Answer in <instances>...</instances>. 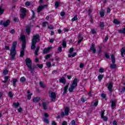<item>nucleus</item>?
<instances>
[{
    "mask_svg": "<svg viewBox=\"0 0 125 125\" xmlns=\"http://www.w3.org/2000/svg\"><path fill=\"white\" fill-rule=\"evenodd\" d=\"M8 95H9V97H10L11 98H12V97H13V95L12 94V92H9Z\"/></svg>",
    "mask_w": 125,
    "mask_h": 125,
    "instance_id": "4d7b16f0",
    "label": "nucleus"
},
{
    "mask_svg": "<svg viewBox=\"0 0 125 125\" xmlns=\"http://www.w3.org/2000/svg\"><path fill=\"white\" fill-rule=\"evenodd\" d=\"M90 50H92L93 53L95 54L96 53V49H95V44L93 43H92L91 46L90 48Z\"/></svg>",
    "mask_w": 125,
    "mask_h": 125,
    "instance_id": "1a4fd4ad",
    "label": "nucleus"
},
{
    "mask_svg": "<svg viewBox=\"0 0 125 125\" xmlns=\"http://www.w3.org/2000/svg\"><path fill=\"white\" fill-rule=\"evenodd\" d=\"M78 20V15H75V16L71 19L72 22H74V21H77Z\"/></svg>",
    "mask_w": 125,
    "mask_h": 125,
    "instance_id": "393cba45",
    "label": "nucleus"
},
{
    "mask_svg": "<svg viewBox=\"0 0 125 125\" xmlns=\"http://www.w3.org/2000/svg\"><path fill=\"white\" fill-rule=\"evenodd\" d=\"M107 88L110 92H112L113 91V82H110L108 83Z\"/></svg>",
    "mask_w": 125,
    "mask_h": 125,
    "instance_id": "0eeeda50",
    "label": "nucleus"
},
{
    "mask_svg": "<svg viewBox=\"0 0 125 125\" xmlns=\"http://www.w3.org/2000/svg\"><path fill=\"white\" fill-rule=\"evenodd\" d=\"M26 47V42H22V50H25V48Z\"/></svg>",
    "mask_w": 125,
    "mask_h": 125,
    "instance_id": "cd10ccee",
    "label": "nucleus"
},
{
    "mask_svg": "<svg viewBox=\"0 0 125 125\" xmlns=\"http://www.w3.org/2000/svg\"><path fill=\"white\" fill-rule=\"evenodd\" d=\"M70 111V108L69 107H66L64 109V113L65 116H68L69 115V111Z\"/></svg>",
    "mask_w": 125,
    "mask_h": 125,
    "instance_id": "4468645a",
    "label": "nucleus"
},
{
    "mask_svg": "<svg viewBox=\"0 0 125 125\" xmlns=\"http://www.w3.org/2000/svg\"><path fill=\"white\" fill-rule=\"evenodd\" d=\"M110 68L111 69H117V64H112L110 65Z\"/></svg>",
    "mask_w": 125,
    "mask_h": 125,
    "instance_id": "b1692460",
    "label": "nucleus"
},
{
    "mask_svg": "<svg viewBox=\"0 0 125 125\" xmlns=\"http://www.w3.org/2000/svg\"><path fill=\"white\" fill-rule=\"evenodd\" d=\"M60 14H61V16L63 17V16H65V12L62 11V12H61Z\"/></svg>",
    "mask_w": 125,
    "mask_h": 125,
    "instance_id": "13d9d810",
    "label": "nucleus"
},
{
    "mask_svg": "<svg viewBox=\"0 0 125 125\" xmlns=\"http://www.w3.org/2000/svg\"><path fill=\"white\" fill-rule=\"evenodd\" d=\"M25 55V50H22L21 51L20 57H23Z\"/></svg>",
    "mask_w": 125,
    "mask_h": 125,
    "instance_id": "4be33fe9",
    "label": "nucleus"
},
{
    "mask_svg": "<svg viewBox=\"0 0 125 125\" xmlns=\"http://www.w3.org/2000/svg\"><path fill=\"white\" fill-rule=\"evenodd\" d=\"M50 57H51V55L50 54H47L46 55L45 58V59L46 60H47V59H48V58H50Z\"/></svg>",
    "mask_w": 125,
    "mask_h": 125,
    "instance_id": "58836bf2",
    "label": "nucleus"
},
{
    "mask_svg": "<svg viewBox=\"0 0 125 125\" xmlns=\"http://www.w3.org/2000/svg\"><path fill=\"white\" fill-rule=\"evenodd\" d=\"M21 11L22 14H26V13L27 12V11L26 10V9L24 8H21Z\"/></svg>",
    "mask_w": 125,
    "mask_h": 125,
    "instance_id": "c85d7f7f",
    "label": "nucleus"
},
{
    "mask_svg": "<svg viewBox=\"0 0 125 125\" xmlns=\"http://www.w3.org/2000/svg\"><path fill=\"white\" fill-rule=\"evenodd\" d=\"M9 33L10 34H12V35L15 34V30L14 29H12L11 31H9Z\"/></svg>",
    "mask_w": 125,
    "mask_h": 125,
    "instance_id": "09e8293b",
    "label": "nucleus"
},
{
    "mask_svg": "<svg viewBox=\"0 0 125 125\" xmlns=\"http://www.w3.org/2000/svg\"><path fill=\"white\" fill-rule=\"evenodd\" d=\"M55 6L56 8H57V7H58V6H59V2H58V1L56 2L55 3Z\"/></svg>",
    "mask_w": 125,
    "mask_h": 125,
    "instance_id": "603ef678",
    "label": "nucleus"
},
{
    "mask_svg": "<svg viewBox=\"0 0 125 125\" xmlns=\"http://www.w3.org/2000/svg\"><path fill=\"white\" fill-rule=\"evenodd\" d=\"M37 66L40 69H42V67H43V64H37Z\"/></svg>",
    "mask_w": 125,
    "mask_h": 125,
    "instance_id": "37998d69",
    "label": "nucleus"
},
{
    "mask_svg": "<svg viewBox=\"0 0 125 125\" xmlns=\"http://www.w3.org/2000/svg\"><path fill=\"white\" fill-rule=\"evenodd\" d=\"M99 26L101 27V29L102 30H103L104 29V27H105V25L104 24V22H100V23H99Z\"/></svg>",
    "mask_w": 125,
    "mask_h": 125,
    "instance_id": "aec40b11",
    "label": "nucleus"
},
{
    "mask_svg": "<svg viewBox=\"0 0 125 125\" xmlns=\"http://www.w3.org/2000/svg\"><path fill=\"white\" fill-rule=\"evenodd\" d=\"M103 77H104V75H100L98 76V79L99 82H101V81H102V79H103Z\"/></svg>",
    "mask_w": 125,
    "mask_h": 125,
    "instance_id": "c756f323",
    "label": "nucleus"
},
{
    "mask_svg": "<svg viewBox=\"0 0 125 125\" xmlns=\"http://www.w3.org/2000/svg\"><path fill=\"white\" fill-rule=\"evenodd\" d=\"M62 125H67V122L66 121L62 122Z\"/></svg>",
    "mask_w": 125,
    "mask_h": 125,
    "instance_id": "774afa93",
    "label": "nucleus"
},
{
    "mask_svg": "<svg viewBox=\"0 0 125 125\" xmlns=\"http://www.w3.org/2000/svg\"><path fill=\"white\" fill-rule=\"evenodd\" d=\"M53 42H54V38L50 39L49 42H50L51 43H53Z\"/></svg>",
    "mask_w": 125,
    "mask_h": 125,
    "instance_id": "0e129e2a",
    "label": "nucleus"
},
{
    "mask_svg": "<svg viewBox=\"0 0 125 125\" xmlns=\"http://www.w3.org/2000/svg\"><path fill=\"white\" fill-rule=\"evenodd\" d=\"M46 66L47 68H50V67H51V62H46Z\"/></svg>",
    "mask_w": 125,
    "mask_h": 125,
    "instance_id": "4c0bfd02",
    "label": "nucleus"
},
{
    "mask_svg": "<svg viewBox=\"0 0 125 125\" xmlns=\"http://www.w3.org/2000/svg\"><path fill=\"white\" fill-rule=\"evenodd\" d=\"M42 106L44 110H46V109H47V106H46V104L45 103H42Z\"/></svg>",
    "mask_w": 125,
    "mask_h": 125,
    "instance_id": "72a5a7b5",
    "label": "nucleus"
},
{
    "mask_svg": "<svg viewBox=\"0 0 125 125\" xmlns=\"http://www.w3.org/2000/svg\"><path fill=\"white\" fill-rule=\"evenodd\" d=\"M25 64H26V66L28 67V68H29L31 73L33 74L36 67L35 66V67H32V60H31V59H30L29 58L26 59Z\"/></svg>",
    "mask_w": 125,
    "mask_h": 125,
    "instance_id": "f03ea898",
    "label": "nucleus"
},
{
    "mask_svg": "<svg viewBox=\"0 0 125 125\" xmlns=\"http://www.w3.org/2000/svg\"><path fill=\"white\" fill-rule=\"evenodd\" d=\"M125 87H123L121 91V93H124V92H125Z\"/></svg>",
    "mask_w": 125,
    "mask_h": 125,
    "instance_id": "69168bd1",
    "label": "nucleus"
},
{
    "mask_svg": "<svg viewBox=\"0 0 125 125\" xmlns=\"http://www.w3.org/2000/svg\"><path fill=\"white\" fill-rule=\"evenodd\" d=\"M36 44H37V43L36 42H34L32 41L31 42V49L32 50H34L36 49Z\"/></svg>",
    "mask_w": 125,
    "mask_h": 125,
    "instance_id": "9d476101",
    "label": "nucleus"
},
{
    "mask_svg": "<svg viewBox=\"0 0 125 125\" xmlns=\"http://www.w3.org/2000/svg\"><path fill=\"white\" fill-rule=\"evenodd\" d=\"M68 87H69V84L64 86L63 94L67 93V89H68Z\"/></svg>",
    "mask_w": 125,
    "mask_h": 125,
    "instance_id": "6ab92c4d",
    "label": "nucleus"
},
{
    "mask_svg": "<svg viewBox=\"0 0 125 125\" xmlns=\"http://www.w3.org/2000/svg\"><path fill=\"white\" fill-rule=\"evenodd\" d=\"M111 62L113 64H115L116 63V59H115V55H111Z\"/></svg>",
    "mask_w": 125,
    "mask_h": 125,
    "instance_id": "f3484780",
    "label": "nucleus"
},
{
    "mask_svg": "<svg viewBox=\"0 0 125 125\" xmlns=\"http://www.w3.org/2000/svg\"><path fill=\"white\" fill-rule=\"evenodd\" d=\"M41 100V97H37L33 98V101L34 103H38L39 101H40Z\"/></svg>",
    "mask_w": 125,
    "mask_h": 125,
    "instance_id": "ddd939ff",
    "label": "nucleus"
},
{
    "mask_svg": "<svg viewBox=\"0 0 125 125\" xmlns=\"http://www.w3.org/2000/svg\"><path fill=\"white\" fill-rule=\"evenodd\" d=\"M21 40L22 41V42H26L25 40H26V37H25L24 36H22L21 37Z\"/></svg>",
    "mask_w": 125,
    "mask_h": 125,
    "instance_id": "e433bc0d",
    "label": "nucleus"
},
{
    "mask_svg": "<svg viewBox=\"0 0 125 125\" xmlns=\"http://www.w3.org/2000/svg\"><path fill=\"white\" fill-rule=\"evenodd\" d=\"M113 23L114 24H116V25H119V24H120L121 22H120V21H118V20L115 19L113 21Z\"/></svg>",
    "mask_w": 125,
    "mask_h": 125,
    "instance_id": "a878e982",
    "label": "nucleus"
},
{
    "mask_svg": "<svg viewBox=\"0 0 125 125\" xmlns=\"http://www.w3.org/2000/svg\"><path fill=\"white\" fill-rule=\"evenodd\" d=\"M26 17V14H20V18L21 19H24Z\"/></svg>",
    "mask_w": 125,
    "mask_h": 125,
    "instance_id": "473e14b6",
    "label": "nucleus"
},
{
    "mask_svg": "<svg viewBox=\"0 0 125 125\" xmlns=\"http://www.w3.org/2000/svg\"><path fill=\"white\" fill-rule=\"evenodd\" d=\"M51 49V47H48L47 48H44L43 50V54H46L48 53V51Z\"/></svg>",
    "mask_w": 125,
    "mask_h": 125,
    "instance_id": "9b49d317",
    "label": "nucleus"
},
{
    "mask_svg": "<svg viewBox=\"0 0 125 125\" xmlns=\"http://www.w3.org/2000/svg\"><path fill=\"white\" fill-rule=\"evenodd\" d=\"M34 26L29 24L26 26V28L25 29V31L27 34V35H30V33H31V28L33 27Z\"/></svg>",
    "mask_w": 125,
    "mask_h": 125,
    "instance_id": "423d86ee",
    "label": "nucleus"
},
{
    "mask_svg": "<svg viewBox=\"0 0 125 125\" xmlns=\"http://www.w3.org/2000/svg\"><path fill=\"white\" fill-rule=\"evenodd\" d=\"M44 123H45L46 124H49V120L47 119H45L43 120Z\"/></svg>",
    "mask_w": 125,
    "mask_h": 125,
    "instance_id": "8fccbe9b",
    "label": "nucleus"
},
{
    "mask_svg": "<svg viewBox=\"0 0 125 125\" xmlns=\"http://www.w3.org/2000/svg\"><path fill=\"white\" fill-rule=\"evenodd\" d=\"M3 12H4V9H2L1 6H0V15H2Z\"/></svg>",
    "mask_w": 125,
    "mask_h": 125,
    "instance_id": "bb28decb",
    "label": "nucleus"
},
{
    "mask_svg": "<svg viewBox=\"0 0 125 125\" xmlns=\"http://www.w3.org/2000/svg\"><path fill=\"white\" fill-rule=\"evenodd\" d=\"M97 105H98V101H95L94 103V106H95V107H97Z\"/></svg>",
    "mask_w": 125,
    "mask_h": 125,
    "instance_id": "6e6d98bb",
    "label": "nucleus"
},
{
    "mask_svg": "<svg viewBox=\"0 0 125 125\" xmlns=\"http://www.w3.org/2000/svg\"><path fill=\"white\" fill-rule=\"evenodd\" d=\"M10 23V21L9 20H7L6 21H0V25H3V27H7Z\"/></svg>",
    "mask_w": 125,
    "mask_h": 125,
    "instance_id": "39448f33",
    "label": "nucleus"
},
{
    "mask_svg": "<svg viewBox=\"0 0 125 125\" xmlns=\"http://www.w3.org/2000/svg\"><path fill=\"white\" fill-rule=\"evenodd\" d=\"M51 101H55L56 99V94L55 92H52L50 95Z\"/></svg>",
    "mask_w": 125,
    "mask_h": 125,
    "instance_id": "6e6552de",
    "label": "nucleus"
},
{
    "mask_svg": "<svg viewBox=\"0 0 125 125\" xmlns=\"http://www.w3.org/2000/svg\"><path fill=\"white\" fill-rule=\"evenodd\" d=\"M14 22L18 23V22H19V19H18V18H14Z\"/></svg>",
    "mask_w": 125,
    "mask_h": 125,
    "instance_id": "c03bdc74",
    "label": "nucleus"
},
{
    "mask_svg": "<svg viewBox=\"0 0 125 125\" xmlns=\"http://www.w3.org/2000/svg\"><path fill=\"white\" fill-rule=\"evenodd\" d=\"M40 85L41 87H42V88H44V87H45V85L43 84V83L42 82H40Z\"/></svg>",
    "mask_w": 125,
    "mask_h": 125,
    "instance_id": "2f4dec72",
    "label": "nucleus"
},
{
    "mask_svg": "<svg viewBox=\"0 0 125 125\" xmlns=\"http://www.w3.org/2000/svg\"><path fill=\"white\" fill-rule=\"evenodd\" d=\"M104 56L105 58H107V59H109V58H110V56H109V55H108L107 53H105L104 54Z\"/></svg>",
    "mask_w": 125,
    "mask_h": 125,
    "instance_id": "de8ad7c7",
    "label": "nucleus"
},
{
    "mask_svg": "<svg viewBox=\"0 0 125 125\" xmlns=\"http://www.w3.org/2000/svg\"><path fill=\"white\" fill-rule=\"evenodd\" d=\"M102 119H103V120L104 121V122H106V121H108V118L106 116H104L102 117Z\"/></svg>",
    "mask_w": 125,
    "mask_h": 125,
    "instance_id": "49530a36",
    "label": "nucleus"
},
{
    "mask_svg": "<svg viewBox=\"0 0 125 125\" xmlns=\"http://www.w3.org/2000/svg\"><path fill=\"white\" fill-rule=\"evenodd\" d=\"M100 14L101 15V17H104V15H105V12H104V11H102L100 12Z\"/></svg>",
    "mask_w": 125,
    "mask_h": 125,
    "instance_id": "f704fd0d",
    "label": "nucleus"
},
{
    "mask_svg": "<svg viewBox=\"0 0 125 125\" xmlns=\"http://www.w3.org/2000/svg\"><path fill=\"white\" fill-rule=\"evenodd\" d=\"M31 92L30 91H27V99L28 100H30L31 98V95H33V93H30Z\"/></svg>",
    "mask_w": 125,
    "mask_h": 125,
    "instance_id": "a211bd4d",
    "label": "nucleus"
},
{
    "mask_svg": "<svg viewBox=\"0 0 125 125\" xmlns=\"http://www.w3.org/2000/svg\"><path fill=\"white\" fill-rule=\"evenodd\" d=\"M78 85V79L75 78L74 79L72 83L70 85V87L68 89L69 92H74V89L77 87Z\"/></svg>",
    "mask_w": 125,
    "mask_h": 125,
    "instance_id": "7ed1b4c3",
    "label": "nucleus"
},
{
    "mask_svg": "<svg viewBox=\"0 0 125 125\" xmlns=\"http://www.w3.org/2000/svg\"><path fill=\"white\" fill-rule=\"evenodd\" d=\"M26 6H30L31 5V3L29 1H26L25 3Z\"/></svg>",
    "mask_w": 125,
    "mask_h": 125,
    "instance_id": "79ce46f5",
    "label": "nucleus"
},
{
    "mask_svg": "<svg viewBox=\"0 0 125 125\" xmlns=\"http://www.w3.org/2000/svg\"><path fill=\"white\" fill-rule=\"evenodd\" d=\"M48 28L50 30H53V29H54V27H53V26H52V25H49L48 26Z\"/></svg>",
    "mask_w": 125,
    "mask_h": 125,
    "instance_id": "3c124183",
    "label": "nucleus"
},
{
    "mask_svg": "<svg viewBox=\"0 0 125 125\" xmlns=\"http://www.w3.org/2000/svg\"><path fill=\"white\" fill-rule=\"evenodd\" d=\"M47 24H48V22L44 21L42 23V27H46V25H47Z\"/></svg>",
    "mask_w": 125,
    "mask_h": 125,
    "instance_id": "ea45409f",
    "label": "nucleus"
},
{
    "mask_svg": "<svg viewBox=\"0 0 125 125\" xmlns=\"http://www.w3.org/2000/svg\"><path fill=\"white\" fill-rule=\"evenodd\" d=\"M71 125H76V121L75 120L71 121Z\"/></svg>",
    "mask_w": 125,
    "mask_h": 125,
    "instance_id": "338daca9",
    "label": "nucleus"
},
{
    "mask_svg": "<svg viewBox=\"0 0 125 125\" xmlns=\"http://www.w3.org/2000/svg\"><path fill=\"white\" fill-rule=\"evenodd\" d=\"M111 108L112 109H114L117 106V104L116 103V102H115V101H111Z\"/></svg>",
    "mask_w": 125,
    "mask_h": 125,
    "instance_id": "2eb2a0df",
    "label": "nucleus"
},
{
    "mask_svg": "<svg viewBox=\"0 0 125 125\" xmlns=\"http://www.w3.org/2000/svg\"><path fill=\"white\" fill-rule=\"evenodd\" d=\"M62 45V47H63V48H65L66 47V46H67V44L66 43L65 41H63Z\"/></svg>",
    "mask_w": 125,
    "mask_h": 125,
    "instance_id": "7c9ffc66",
    "label": "nucleus"
},
{
    "mask_svg": "<svg viewBox=\"0 0 125 125\" xmlns=\"http://www.w3.org/2000/svg\"><path fill=\"white\" fill-rule=\"evenodd\" d=\"M13 105L15 106V108H18V107H19L20 104H19V103L18 102L14 103L13 104Z\"/></svg>",
    "mask_w": 125,
    "mask_h": 125,
    "instance_id": "5701e85b",
    "label": "nucleus"
},
{
    "mask_svg": "<svg viewBox=\"0 0 125 125\" xmlns=\"http://www.w3.org/2000/svg\"><path fill=\"white\" fill-rule=\"evenodd\" d=\"M20 82L21 83H24L26 82V78L25 77H22L20 79Z\"/></svg>",
    "mask_w": 125,
    "mask_h": 125,
    "instance_id": "412c9836",
    "label": "nucleus"
},
{
    "mask_svg": "<svg viewBox=\"0 0 125 125\" xmlns=\"http://www.w3.org/2000/svg\"><path fill=\"white\" fill-rule=\"evenodd\" d=\"M17 82H18L17 79H15L13 80V86H15V85H16V83H17Z\"/></svg>",
    "mask_w": 125,
    "mask_h": 125,
    "instance_id": "c9c22d12",
    "label": "nucleus"
},
{
    "mask_svg": "<svg viewBox=\"0 0 125 125\" xmlns=\"http://www.w3.org/2000/svg\"><path fill=\"white\" fill-rule=\"evenodd\" d=\"M58 51H59V52H62V47L61 46L59 47L58 48Z\"/></svg>",
    "mask_w": 125,
    "mask_h": 125,
    "instance_id": "052dcab7",
    "label": "nucleus"
},
{
    "mask_svg": "<svg viewBox=\"0 0 125 125\" xmlns=\"http://www.w3.org/2000/svg\"><path fill=\"white\" fill-rule=\"evenodd\" d=\"M83 40V38H81V39H79V40L78 41L77 43L78 44H80V43H81V42H82V41Z\"/></svg>",
    "mask_w": 125,
    "mask_h": 125,
    "instance_id": "864d4df0",
    "label": "nucleus"
},
{
    "mask_svg": "<svg viewBox=\"0 0 125 125\" xmlns=\"http://www.w3.org/2000/svg\"><path fill=\"white\" fill-rule=\"evenodd\" d=\"M59 82L60 83H63V84H65L66 79H65L64 77H62L59 80Z\"/></svg>",
    "mask_w": 125,
    "mask_h": 125,
    "instance_id": "f8f14e48",
    "label": "nucleus"
},
{
    "mask_svg": "<svg viewBox=\"0 0 125 125\" xmlns=\"http://www.w3.org/2000/svg\"><path fill=\"white\" fill-rule=\"evenodd\" d=\"M101 97L104 98V99H105L106 98V94H105V93H102L101 94Z\"/></svg>",
    "mask_w": 125,
    "mask_h": 125,
    "instance_id": "bf43d9fd",
    "label": "nucleus"
},
{
    "mask_svg": "<svg viewBox=\"0 0 125 125\" xmlns=\"http://www.w3.org/2000/svg\"><path fill=\"white\" fill-rule=\"evenodd\" d=\"M58 73V71L57 70H54L52 72L53 75H56Z\"/></svg>",
    "mask_w": 125,
    "mask_h": 125,
    "instance_id": "680f3d73",
    "label": "nucleus"
},
{
    "mask_svg": "<svg viewBox=\"0 0 125 125\" xmlns=\"http://www.w3.org/2000/svg\"><path fill=\"white\" fill-rule=\"evenodd\" d=\"M99 72L100 73H104V68H102V67H101L99 70Z\"/></svg>",
    "mask_w": 125,
    "mask_h": 125,
    "instance_id": "a19ab883",
    "label": "nucleus"
},
{
    "mask_svg": "<svg viewBox=\"0 0 125 125\" xmlns=\"http://www.w3.org/2000/svg\"><path fill=\"white\" fill-rule=\"evenodd\" d=\"M16 46H17V42L15 41L13 42L12 47L10 49V54L11 56V60H14L16 55Z\"/></svg>",
    "mask_w": 125,
    "mask_h": 125,
    "instance_id": "f257e3e1",
    "label": "nucleus"
},
{
    "mask_svg": "<svg viewBox=\"0 0 125 125\" xmlns=\"http://www.w3.org/2000/svg\"><path fill=\"white\" fill-rule=\"evenodd\" d=\"M73 51H74V48L73 47L70 48L69 50V53H72V52H73Z\"/></svg>",
    "mask_w": 125,
    "mask_h": 125,
    "instance_id": "e2e57ef3",
    "label": "nucleus"
},
{
    "mask_svg": "<svg viewBox=\"0 0 125 125\" xmlns=\"http://www.w3.org/2000/svg\"><path fill=\"white\" fill-rule=\"evenodd\" d=\"M3 74L4 75H7V74H8V70L7 69L4 70L3 72Z\"/></svg>",
    "mask_w": 125,
    "mask_h": 125,
    "instance_id": "a18cd8bd",
    "label": "nucleus"
},
{
    "mask_svg": "<svg viewBox=\"0 0 125 125\" xmlns=\"http://www.w3.org/2000/svg\"><path fill=\"white\" fill-rule=\"evenodd\" d=\"M43 8H44V6H39L37 9V12L38 13H40V12H41V11H42V9H43Z\"/></svg>",
    "mask_w": 125,
    "mask_h": 125,
    "instance_id": "dca6fc26",
    "label": "nucleus"
},
{
    "mask_svg": "<svg viewBox=\"0 0 125 125\" xmlns=\"http://www.w3.org/2000/svg\"><path fill=\"white\" fill-rule=\"evenodd\" d=\"M81 101H82V102H83V103L85 102V101H86V99L85 98H83V97L82 98Z\"/></svg>",
    "mask_w": 125,
    "mask_h": 125,
    "instance_id": "5fc2aeb1",
    "label": "nucleus"
},
{
    "mask_svg": "<svg viewBox=\"0 0 125 125\" xmlns=\"http://www.w3.org/2000/svg\"><path fill=\"white\" fill-rule=\"evenodd\" d=\"M40 41H41V36L39 34H36L33 36L32 42L37 43L39 42Z\"/></svg>",
    "mask_w": 125,
    "mask_h": 125,
    "instance_id": "20e7f679",
    "label": "nucleus"
}]
</instances>
